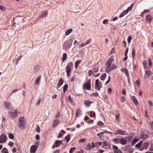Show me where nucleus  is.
Instances as JSON below:
<instances>
[{
  "label": "nucleus",
  "mask_w": 153,
  "mask_h": 153,
  "mask_svg": "<svg viewBox=\"0 0 153 153\" xmlns=\"http://www.w3.org/2000/svg\"><path fill=\"white\" fill-rule=\"evenodd\" d=\"M113 60L111 58L109 59L105 62V72L107 73L111 71L114 70L117 66L114 64H112Z\"/></svg>",
  "instance_id": "nucleus-1"
},
{
  "label": "nucleus",
  "mask_w": 153,
  "mask_h": 153,
  "mask_svg": "<svg viewBox=\"0 0 153 153\" xmlns=\"http://www.w3.org/2000/svg\"><path fill=\"white\" fill-rule=\"evenodd\" d=\"M18 127L20 128L23 129L26 126V123L24 120V117H20L19 119V122L18 123Z\"/></svg>",
  "instance_id": "nucleus-2"
},
{
  "label": "nucleus",
  "mask_w": 153,
  "mask_h": 153,
  "mask_svg": "<svg viewBox=\"0 0 153 153\" xmlns=\"http://www.w3.org/2000/svg\"><path fill=\"white\" fill-rule=\"evenodd\" d=\"M7 140V137L6 136L2 134L0 136V143H5L6 142Z\"/></svg>",
  "instance_id": "nucleus-3"
},
{
  "label": "nucleus",
  "mask_w": 153,
  "mask_h": 153,
  "mask_svg": "<svg viewBox=\"0 0 153 153\" xmlns=\"http://www.w3.org/2000/svg\"><path fill=\"white\" fill-rule=\"evenodd\" d=\"M91 79H89L87 81V83H84L83 84V87L84 88V89H85V88L86 89L88 90H90L91 89Z\"/></svg>",
  "instance_id": "nucleus-4"
},
{
  "label": "nucleus",
  "mask_w": 153,
  "mask_h": 153,
  "mask_svg": "<svg viewBox=\"0 0 153 153\" xmlns=\"http://www.w3.org/2000/svg\"><path fill=\"white\" fill-rule=\"evenodd\" d=\"M72 43L68 41H66L63 44V48L66 49L69 48L71 46Z\"/></svg>",
  "instance_id": "nucleus-5"
},
{
  "label": "nucleus",
  "mask_w": 153,
  "mask_h": 153,
  "mask_svg": "<svg viewBox=\"0 0 153 153\" xmlns=\"http://www.w3.org/2000/svg\"><path fill=\"white\" fill-rule=\"evenodd\" d=\"M38 146L33 145L31 146L30 148V152L31 153H34L36 151Z\"/></svg>",
  "instance_id": "nucleus-6"
},
{
  "label": "nucleus",
  "mask_w": 153,
  "mask_h": 153,
  "mask_svg": "<svg viewBox=\"0 0 153 153\" xmlns=\"http://www.w3.org/2000/svg\"><path fill=\"white\" fill-rule=\"evenodd\" d=\"M153 17L150 15H148L146 16V21L147 23H149L151 22L152 20Z\"/></svg>",
  "instance_id": "nucleus-7"
},
{
  "label": "nucleus",
  "mask_w": 153,
  "mask_h": 153,
  "mask_svg": "<svg viewBox=\"0 0 153 153\" xmlns=\"http://www.w3.org/2000/svg\"><path fill=\"white\" fill-rule=\"evenodd\" d=\"M18 116V113L16 112H10V118L11 119H13Z\"/></svg>",
  "instance_id": "nucleus-8"
},
{
  "label": "nucleus",
  "mask_w": 153,
  "mask_h": 153,
  "mask_svg": "<svg viewBox=\"0 0 153 153\" xmlns=\"http://www.w3.org/2000/svg\"><path fill=\"white\" fill-rule=\"evenodd\" d=\"M109 132L107 131L106 130H105L104 131H101L100 133H98L97 134V136H99V138L100 139H102V135L105 134V133H108V134H110Z\"/></svg>",
  "instance_id": "nucleus-9"
},
{
  "label": "nucleus",
  "mask_w": 153,
  "mask_h": 153,
  "mask_svg": "<svg viewBox=\"0 0 153 153\" xmlns=\"http://www.w3.org/2000/svg\"><path fill=\"white\" fill-rule=\"evenodd\" d=\"M71 71V67L69 65H67L66 68V72L67 73V75L68 76H69L70 74V72Z\"/></svg>",
  "instance_id": "nucleus-10"
},
{
  "label": "nucleus",
  "mask_w": 153,
  "mask_h": 153,
  "mask_svg": "<svg viewBox=\"0 0 153 153\" xmlns=\"http://www.w3.org/2000/svg\"><path fill=\"white\" fill-rule=\"evenodd\" d=\"M125 131L122 129H118L117 130L116 132L115 133V134H121L122 135H124Z\"/></svg>",
  "instance_id": "nucleus-11"
},
{
  "label": "nucleus",
  "mask_w": 153,
  "mask_h": 153,
  "mask_svg": "<svg viewBox=\"0 0 153 153\" xmlns=\"http://www.w3.org/2000/svg\"><path fill=\"white\" fill-rule=\"evenodd\" d=\"M151 74V73L150 70L145 71V77L147 78H149Z\"/></svg>",
  "instance_id": "nucleus-12"
},
{
  "label": "nucleus",
  "mask_w": 153,
  "mask_h": 153,
  "mask_svg": "<svg viewBox=\"0 0 153 153\" xmlns=\"http://www.w3.org/2000/svg\"><path fill=\"white\" fill-rule=\"evenodd\" d=\"M64 81L62 78H60L59 80L57 88H59L63 84Z\"/></svg>",
  "instance_id": "nucleus-13"
},
{
  "label": "nucleus",
  "mask_w": 153,
  "mask_h": 153,
  "mask_svg": "<svg viewBox=\"0 0 153 153\" xmlns=\"http://www.w3.org/2000/svg\"><path fill=\"white\" fill-rule=\"evenodd\" d=\"M131 99L135 105H137L138 104V102L137 99L134 96H132L131 97Z\"/></svg>",
  "instance_id": "nucleus-14"
},
{
  "label": "nucleus",
  "mask_w": 153,
  "mask_h": 153,
  "mask_svg": "<svg viewBox=\"0 0 153 153\" xmlns=\"http://www.w3.org/2000/svg\"><path fill=\"white\" fill-rule=\"evenodd\" d=\"M41 76H38L35 80V84L36 85H39L40 82Z\"/></svg>",
  "instance_id": "nucleus-15"
},
{
  "label": "nucleus",
  "mask_w": 153,
  "mask_h": 153,
  "mask_svg": "<svg viewBox=\"0 0 153 153\" xmlns=\"http://www.w3.org/2000/svg\"><path fill=\"white\" fill-rule=\"evenodd\" d=\"M62 143V141L60 140H57L55 142V146L56 147H58L59 146L61 145Z\"/></svg>",
  "instance_id": "nucleus-16"
},
{
  "label": "nucleus",
  "mask_w": 153,
  "mask_h": 153,
  "mask_svg": "<svg viewBox=\"0 0 153 153\" xmlns=\"http://www.w3.org/2000/svg\"><path fill=\"white\" fill-rule=\"evenodd\" d=\"M59 120L57 119H56L53 121V127H56L59 123Z\"/></svg>",
  "instance_id": "nucleus-17"
},
{
  "label": "nucleus",
  "mask_w": 153,
  "mask_h": 153,
  "mask_svg": "<svg viewBox=\"0 0 153 153\" xmlns=\"http://www.w3.org/2000/svg\"><path fill=\"white\" fill-rule=\"evenodd\" d=\"M121 70V71L124 72L128 78L129 74L127 70L126 69L122 68Z\"/></svg>",
  "instance_id": "nucleus-18"
},
{
  "label": "nucleus",
  "mask_w": 153,
  "mask_h": 153,
  "mask_svg": "<svg viewBox=\"0 0 153 153\" xmlns=\"http://www.w3.org/2000/svg\"><path fill=\"white\" fill-rule=\"evenodd\" d=\"M48 14V13L47 11L43 12L42 14L40 15V17L44 18L46 17Z\"/></svg>",
  "instance_id": "nucleus-19"
},
{
  "label": "nucleus",
  "mask_w": 153,
  "mask_h": 153,
  "mask_svg": "<svg viewBox=\"0 0 153 153\" xmlns=\"http://www.w3.org/2000/svg\"><path fill=\"white\" fill-rule=\"evenodd\" d=\"M91 104V101L90 100H86L84 102V104L87 107H89Z\"/></svg>",
  "instance_id": "nucleus-20"
},
{
  "label": "nucleus",
  "mask_w": 153,
  "mask_h": 153,
  "mask_svg": "<svg viewBox=\"0 0 153 153\" xmlns=\"http://www.w3.org/2000/svg\"><path fill=\"white\" fill-rule=\"evenodd\" d=\"M149 143L148 142L144 143L143 145V149H147L149 146Z\"/></svg>",
  "instance_id": "nucleus-21"
},
{
  "label": "nucleus",
  "mask_w": 153,
  "mask_h": 153,
  "mask_svg": "<svg viewBox=\"0 0 153 153\" xmlns=\"http://www.w3.org/2000/svg\"><path fill=\"white\" fill-rule=\"evenodd\" d=\"M120 141V143L123 145H125L127 143V140L123 138L121 139Z\"/></svg>",
  "instance_id": "nucleus-22"
},
{
  "label": "nucleus",
  "mask_w": 153,
  "mask_h": 153,
  "mask_svg": "<svg viewBox=\"0 0 153 153\" xmlns=\"http://www.w3.org/2000/svg\"><path fill=\"white\" fill-rule=\"evenodd\" d=\"M143 141H141L139 142L137 144L135 145V147L139 148H140V147L141 146L142 143H143Z\"/></svg>",
  "instance_id": "nucleus-23"
},
{
  "label": "nucleus",
  "mask_w": 153,
  "mask_h": 153,
  "mask_svg": "<svg viewBox=\"0 0 153 153\" xmlns=\"http://www.w3.org/2000/svg\"><path fill=\"white\" fill-rule=\"evenodd\" d=\"M73 30L71 28H70L68 30L65 32V34L66 36H68L70 33L72 32Z\"/></svg>",
  "instance_id": "nucleus-24"
},
{
  "label": "nucleus",
  "mask_w": 153,
  "mask_h": 153,
  "mask_svg": "<svg viewBox=\"0 0 153 153\" xmlns=\"http://www.w3.org/2000/svg\"><path fill=\"white\" fill-rule=\"evenodd\" d=\"M81 111L79 109H78L76 112V117H78V116L81 115Z\"/></svg>",
  "instance_id": "nucleus-25"
},
{
  "label": "nucleus",
  "mask_w": 153,
  "mask_h": 153,
  "mask_svg": "<svg viewBox=\"0 0 153 153\" xmlns=\"http://www.w3.org/2000/svg\"><path fill=\"white\" fill-rule=\"evenodd\" d=\"M106 74L105 73L103 74L100 76V79L101 80L104 81L106 77Z\"/></svg>",
  "instance_id": "nucleus-26"
},
{
  "label": "nucleus",
  "mask_w": 153,
  "mask_h": 153,
  "mask_svg": "<svg viewBox=\"0 0 153 153\" xmlns=\"http://www.w3.org/2000/svg\"><path fill=\"white\" fill-rule=\"evenodd\" d=\"M67 58V55L65 53H63V56L62 58V61L63 62Z\"/></svg>",
  "instance_id": "nucleus-27"
},
{
  "label": "nucleus",
  "mask_w": 153,
  "mask_h": 153,
  "mask_svg": "<svg viewBox=\"0 0 153 153\" xmlns=\"http://www.w3.org/2000/svg\"><path fill=\"white\" fill-rule=\"evenodd\" d=\"M68 86L67 84L65 85L63 87V91L64 93L68 90Z\"/></svg>",
  "instance_id": "nucleus-28"
},
{
  "label": "nucleus",
  "mask_w": 153,
  "mask_h": 153,
  "mask_svg": "<svg viewBox=\"0 0 153 153\" xmlns=\"http://www.w3.org/2000/svg\"><path fill=\"white\" fill-rule=\"evenodd\" d=\"M139 140V139L136 138L133 140L131 142V144L132 145L135 144Z\"/></svg>",
  "instance_id": "nucleus-29"
},
{
  "label": "nucleus",
  "mask_w": 153,
  "mask_h": 153,
  "mask_svg": "<svg viewBox=\"0 0 153 153\" xmlns=\"http://www.w3.org/2000/svg\"><path fill=\"white\" fill-rule=\"evenodd\" d=\"M86 149L88 150H90L91 149V144L90 143H88L86 146Z\"/></svg>",
  "instance_id": "nucleus-30"
},
{
  "label": "nucleus",
  "mask_w": 153,
  "mask_h": 153,
  "mask_svg": "<svg viewBox=\"0 0 153 153\" xmlns=\"http://www.w3.org/2000/svg\"><path fill=\"white\" fill-rule=\"evenodd\" d=\"M81 60H77L75 63V68H77L80 63L81 62Z\"/></svg>",
  "instance_id": "nucleus-31"
},
{
  "label": "nucleus",
  "mask_w": 153,
  "mask_h": 153,
  "mask_svg": "<svg viewBox=\"0 0 153 153\" xmlns=\"http://www.w3.org/2000/svg\"><path fill=\"white\" fill-rule=\"evenodd\" d=\"M39 70V68L37 66H35L33 69V71L35 73H36Z\"/></svg>",
  "instance_id": "nucleus-32"
},
{
  "label": "nucleus",
  "mask_w": 153,
  "mask_h": 153,
  "mask_svg": "<svg viewBox=\"0 0 153 153\" xmlns=\"http://www.w3.org/2000/svg\"><path fill=\"white\" fill-rule=\"evenodd\" d=\"M2 153H8V150L5 148H4L1 151Z\"/></svg>",
  "instance_id": "nucleus-33"
},
{
  "label": "nucleus",
  "mask_w": 153,
  "mask_h": 153,
  "mask_svg": "<svg viewBox=\"0 0 153 153\" xmlns=\"http://www.w3.org/2000/svg\"><path fill=\"white\" fill-rule=\"evenodd\" d=\"M99 81L98 79H96L95 81V86L96 88H98L99 86Z\"/></svg>",
  "instance_id": "nucleus-34"
},
{
  "label": "nucleus",
  "mask_w": 153,
  "mask_h": 153,
  "mask_svg": "<svg viewBox=\"0 0 153 153\" xmlns=\"http://www.w3.org/2000/svg\"><path fill=\"white\" fill-rule=\"evenodd\" d=\"M135 55V51L134 49V48H133L132 50V56L134 58Z\"/></svg>",
  "instance_id": "nucleus-35"
},
{
  "label": "nucleus",
  "mask_w": 153,
  "mask_h": 153,
  "mask_svg": "<svg viewBox=\"0 0 153 153\" xmlns=\"http://www.w3.org/2000/svg\"><path fill=\"white\" fill-rule=\"evenodd\" d=\"M75 147H73L71 148L69 150V153H73L74 150H75Z\"/></svg>",
  "instance_id": "nucleus-36"
},
{
  "label": "nucleus",
  "mask_w": 153,
  "mask_h": 153,
  "mask_svg": "<svg viewBox=\"0 0 153 153\" xmlns=\"http://www.w3.org/2000/svg\"><path fill=\"white\" fill-rule=\"evenodd\" d=\"M70 137L69 135H68L65 137V139L66 140V142H68L70 140Z\"/></svg>",
  "instance_id": "nucleus-37"
},
{
  "label": "nucleus",
  "mask_w": 153,
  "mask_h": 153,
  "mask_svg": "<svg viewBox=\"0 0 153 153\" xmlns=\"http://www.w3.org/2000/svg\"><path fill=\"white\" fill-rule=\"evenodd\" d=\"M133 5H134V4H131V5H130V6L129 7H128V8L126 9V10H127V11H128V12L130 11L131 10V9H132V7H133Z\"/></svg>",
  "instance_id": "nucleus-38"
},
{
  "label": "nucleus",
  "mask_w": 153,
  "mask_h": 153,
  "mask_svg": "<svg viewBox=\"0 0 153 153\" xmlns=\"http://www.w3.org/2000/svg\"><path fill=\"white\" fill-rule=\"evenodd\" d=\"M9 103L7 102H5V107L6 108H9Z\"/></svg>",
  "instance_id": "nucleus-39"
},
{
  "label": "nucleus",
  "mask_w": 153,
  "mask_h": 153,
  "mask_svg": "<svg viewBox=\"0 0 153 153\" xmlns=\"http://www.w3.org/2000/svg\"><path fill=\"white\" fill-rule=\"evenodd\" d=\"M132 37L130 36H128L127 39V42L128 43H129L132 40Z\"/></svg>",
  "instance_id": "nucleus-40"
},
{
  "label": "nucleus",
  "mask_w": 153,
  "mask_h": 153,
  "mask_svg": "<svg viewBox=\"0 0 153 153\" xmlns=\"http://www.w3.org/2000/svg\"><path fill=\"white\" fill-rule=\"evenodd\" d=\"M91 97H97L98 96V94L97 92L93 93L91 94Z\"/></svg>",
  "instance_id": "nucleus-41"
},
{
  "label": "nucleus",
  "mask_w": 153,
  "mask_h": 153,
  "mask_svg": "<svg viewBox=\"0 0 153 153\" xmlns=\"http://www.w3.org/2000/svg\"><path fill=\"white\" fill-rule=\"evenodd\" d=\"M95 113L91 111L90 112V117H94L95 116Z\"/></svg>",
  "instance_id": "nucleus-42"
},
{
  "label": "nucleus",
  "mask_w": 153,
  "mask_h": 153,
  "mask_svg": "<svg viewBox=\"0 0 153 153\" xmlns=\"http://www.w3.org/2000/svg\"><path fill=\"white\" fill-rule=\"evenodd\" d=\"M94 73V72L92 70H89L88 71V74L89 76H91Z\"/></svg>",
  "instance_id": "nucleus-43"
},
{
  "label": "nucleus",
  "mask_w": 153,
  "mask_h": 153,
  "mask_svg": "<svg viewBox=\"0 0 153 153\" xmlns=\"http://www.w3.org/2000/svg\"><path fill=\"white\" fill-rule=\"evenodd\" d=\"M114 153H122L121 151L119 149H117L115 151H114Z\"/></svg>",
  "instance_id": "nucleus-44"
},
{
  "label": "nucleus",
  "mask_w": 153,
  "mask_h": 153,
  "mask_svg": "<svg viewBox=\"0 0 153 153\" xmlns=\"http://www.w3.org/2000/svg\"><path fill=\"white\" fill-rule=\"evenodd\" d=\"M95 144H96V147H97V146H101L102 144V143L101 142H97L95 143Z\"/></svg>",
  "instance_id": "nucleus-45"
},
{
  "label": "nucleus",
  "mask_w": 153,
  "mask_h": 153,
  "mask_svg": "<svg viewBox=\"0 0 153 153\" xmlns=\"http://www.w3.org/2000/svg\"><path fill=\"white\" fill-rule=\"evenodd\" d=\"M104 124V123L101 121H99L97 123V125L99 126H103Z\"/></svg>",
  "instance_id": "nucleus-46"
},
{
  "label": "nucleus",
  "mask_w": 153,
  "mask_h": 153,
  "mask_svg": "<svg viewBox=\"0 0 153 153\" xmlns=\"http://www.w3.org/2000/svg\"><path fill=\"white\" fill-rule=\"evenodd\" d=\"M91 146L92 148H93L95 147H96V144L95 143L94 144V142H92L91 143Z\"/></svg>",
  "instance_id": "nucleus-47"
},
{
  "label": "nucleus",
  "mask_w": 153,
  "mask_h": 153,
  "mask_svg": "<svg viewBox=\"0 0 153 153\" xmlns=\"http://www.w3.org/2000/svg\"><path fill=\"white\" fill-rule=\"evenodd\" d=\"M0 9L3 11H5L6 10L5 8L2 5H0Z\"/></svg>",
  "instance_id": "nucleus-48"
},
{
  "label": "nucleus",
  "mask_w": 153,
  "mask_h": 153,
  "mask_svg": "<svg viewBox=\"0 0 153 153\" xmlns=\"http://www.w3.org/2000/svg\"><path fill=\"white\" fill-rule=\"evenodd\" d=\"M91 40V39H89L87 41V42L85 43L86 44V45L89 44L90 43Z\"/></svg>",
  "instance_id": "nucleus-49"
},
{
  "label": "nucleus",
  "mask_w": 153,
  "mask_h": 153,
  "mask_svg": "<svg viewBox=\"0 0 153 153\" xmlns=\"http://www.w3.org/2000/svg\"><path fill=\"white\" fill-rule=\"evenodd\" d=\"M86 140L85 138H82L79 140V142L80 143H82L85 142Z\"/></svg>",
  "instance_id": "nucleus-50"
},
{
  "label": "nucleus",
  "mask_w": 153,
  "mask_h": 153,
  "mask_svg": "<svg viewBox=\"0 0 153 153\" xmlns=\"http://www.w3.org/2000/svg\"><path fill=\"white\" fill-rule=\"evenodd\" d=\"M121 101L122 102H123L125 101V98L124 96H122L121 98Z\"/></svg>",
  "instance_id": "nucleus-51"
},
{
  "label": "nucleus",
  "mask_w": 153,
  "mask_h": 153,
  "mask_svg": "<svg viewBox=\"0 0 153 153\" xmlns=\"http://www.w3.org/2000/svg\"><path fill=\"white\" fill-rule=\"evenodd\" d=\"M135 83L138 86H139L140 84V80H137L136 82Z\"/></svg>",
  "instance_id": "nucleus-52"
},
{
  "label": "nucleus",
  "mask_w": 153,
  "mask_h": 153,
  "mask_svg": "<svg viewBox=\"0 0 153 153\" xmlns=\"http://www.w3.org/2000/svg\"><path fill=\"white\" fill-rule=\"evenodd\" d=\"M108 22V21L107 19H104L103 21V23L104 24H107Z\"/></svg>",
  "instance_id": "nucleus-53"
},
{
  "label": "nucleus",
  "mask_w": 153,
  "mask_h": 153,
  "mask_svg": "<svg viewBox=\"0 0 153 153\" xmlns=\"http://www.w3.org/2000/svg\"><path fill=\"white\" fill-rule=\"evenodd\" d=\"M143 66L145 68L146 67V66L147 64V62L146 60H144L143 61Z\"/></svg>",
  "instance_id": "nucleus-54"
},
{
  "label": "nucleus",
  "mask_w": 153,
  "mask_h": 153,
  "mask_svg": "<svg viewBox=\"0 0 153 153\" xmlns=\"http://www.w3.org/2000/svg\"><path fill=\"white\" fill-rule=\"evenodd\" d=\"M148 102L150 107H152L153 106L152 102L151 100H148Z\"/></svg>",
  "instance_id": "nucleus-55"
},
{
  "label": "nucleus",
  "mask_w": 153,
  "mask_h": 153,
  "mask_svg": "<svg viewBox=\"0 0 153 153\" xmlns=\"http://www.w3.org/2000/svg\"><path fill=\"white\" fill-rule=\"evenodd\" d=\"M104 146H108V143L106 141H103L102 142Z\"/></svg>",
  "instance_id": "nucleus-56"
},
{
  "label": "nucleus",
  "mask_w": 153,
  "mask_h": 153,
  "mask_svg": "<svg viewBox=\"0 0 153 153\" xmlns=\"http://www.w3.org/2000/svg\"><path fill=\"white\" fill-rule=\"evenodd\" d=\"M113 149L114 150V151H115L116 150H117L118 149V147L115 146H114L113 147Z\"/></svg>",
  "instance_id": "nucleus-57"
},
{
  "label": "nucleus",
  "mask_w": 153,
  "mask_h": 153,
  "mask_svg": "<svg viewBox=\"0 0 153 153\" xmlns=\"http://www.w3.org/2000/svg\"><path fill=\"white\" fill-rule=\"evenodd\" d=\"M148 62H149V65L150 66H151L152 65V62L151 59H149L148 60Z\"/></svg>",
  "instance_id": "nucleus-58"
},
{
  "label": "nucleus",
  "mask_w": 153,
  "mask_h": 153,
  "mask_svg": "<svg viewBox=\"0 0 153 153\" xmlns=\"http://www.w3.org/2000/svg\"><path fill=\"white\" fill-rule=\"evenodd\" d=\"M14 139V136L13 134L11 133H10V139L13 140Z\"/></svg>",
  "instance_id": "nucleus-59"
},
{
  "label": "nucleus",
  "mask_w": 153,
  "mask_h": 153,
  "mask_svg": "<svg viewBox=\"0 0 153 153\" xmlns=\"http://www.w3.org/2000/svg\"><path fill=\"white\" fill-rule=\"evenodd\" d=\"M128 11L127 10H126L123 12V13L125 15H126L128 13Z\"/></svg>",
  "instance_id": "nucleus-60"
},
{
  "label": "nucleus",
  "mask_w": 153,
  "mask_h": 153,
  "mask_svg": "<svg viewBox=\"0 0 153 153\" xmlns=\"http://www.w3.org/2000/svg\"><path fill=\"white\" fill-rule=\"evenodd\" d=\"M36 130L37 132L38 133H39L40 132V127L39 126H38L37 127L36 129Z\"/></svg>",
  "instance_id": "nucleus-61"
},
{
  "label": "nucleus",
  "mask_w": 153,
  "mask_h": 153,
  "mask_svg": "<svg viewBox=\"0 0 153 153\" xmlns=\"http://www.w3.org/2000/svg\"><path fill=\"white\" fill-rule=\"evenodd\" d=\"M145 116L146 118H147L148 117V112L146 110H145Z\"/></svg>",
  "instance_id": "nucleus-62"
},
{
  "label": "nucleus",
  "mask_w": 153,
  "mask_h": 153,
  "mask_svg": "<svg viewBox=\"0 0 153 153\" xmlns=\"http://www.w3.org/2000/svg\"><path fill=\"white\" fill-rule=\"evenodd\" d=\"M94 72L95 73L98 72V68H96L94 69Z\"/></svg>",
  "instance_id": "nucleus-63"
},
{
  "label": "nucleus",
  "mask_w": 153,
  "mask_h": 153,
  "mask_svg": "<svg viewBox=\"0 0 153 153\" xmlns=\"http://www.w3.org/2000/svg\"><path fill=\"white\" fill-rule=\"evenodd\" d=\"M149 150L150 151H153V145H152L149 148Z\"/></svg>",
  "instance_id": "nucleus-64"
}]
</instances>
